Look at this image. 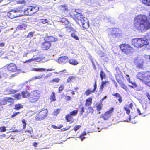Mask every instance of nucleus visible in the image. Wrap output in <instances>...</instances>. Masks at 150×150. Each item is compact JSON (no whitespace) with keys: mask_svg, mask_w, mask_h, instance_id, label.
<instances>
[{"mask_svg":"<svg viewBox=\"0 0 150 150\" xmlns=\"http://www.w3.org/2000/svg\"><path fill=\"white\" fill-rule=\"evenodd\" d=\"M80 125H76V126L74 128V130L75 131H77L80 127Z\"/></svg>","mask_w":150,"mask_h":150,"instance_id":"nucleus-56","label":"nucleus"},{"mask_svg":"<svg viewBox=\"0 0 150 150\" xmlns=\"http://www.w3.org/2000/svg\"><path fill=\"white\" fill-rule=\"evenodd\" d=\"M48 20L47 19H41L40 20L39 23L41 24H45L48 23Z\"/></svg>","mask_w":150,"mask_h":150,"instance_id":"nucleus-34","label":"nucleus"},{"mask_svg":"<svg viewBox=\"0 0 150 150\" xmlns=\"http://www.w3.org/2000/svg\"><path fill=\"white\" fill-rule=\"evenodd\" d=\"M124 109L126 111V113L128 115H129L130 113V110L127 106H126L124 108Z\"/></svg>","mask_w":150,"mask_h":150,"instance_id":"nucleus-41","label":"nucleus"},{"mask_svg":"<svg viewBox=\"0 0 150 150\" xmlns=\"http://www.w3.org/2000/svg\"><path fill=\"white\" fill-rule=\"evenodd\" d=\"M39 10V7L36 5L29 6L24 9V15L31 16L37 12Z\"/></svg>","mask_w":150,"mask_h":150,"instance_id":"nucleus-5","label":"nucleus"},{"mask_svg":"<svg viewBox=\"0 0 150 150\" xmlns=\"http://www.w3.org/2000/svg\"><path fill=\"white\" fill-rule=\"evenodd\" d=\"M4 100L6 101V102H8L9 103H11L13 101L14 99L11 97H7Z\"/></svg>","mask_w":150,"mask_h":150,"instance_id":"nucleus-42","label":"nucleus"},{"mask_svg":"<svg viewBox=\"0 0 150 150\" xmlns=\"http://www.w3.org/2000/svg\"><path fill=\"white\" fill-rule=\"evenodd\" d=\"M35 33V32H29L28 35L27 36V38H30L33 36V34Z\"/></svg>","mask_w":150,"mask_h":150,"instance_id":"nucleus-50","label":"nucleus"},{"mask_svg":"<svg viewBox=\"0 0 150 150\" xmlns=\"http://www.w3.org/2000/svg\"><path fill=\"white\" fill-rule=\"evenodd\" d=\"M67 31L68 32H74L75 30L71 25H68L65 27Z\"/></svg>","mask_w":150,"mask_h":150,"instance_id":"nucleus-31","label":"nucleus"},{"mask_svg":"<svg viewBox=\"0 0 150 150\" xmlns=\"http://www.w3.org/2000/svg\"><path fill=\"white\" fill-rule=\"evenodd\" d=\"M6 101L4 100H0V105H5L6 104Z\"/></svg>","mask_w":150,"mask_h":150,"instance_id":"nucleus-52","label":"nucleus"},{"mask_svg":"<svg viewBox=\"0 0 150 150\" xmlns=\"http://www.w3.org/2000/svg\"><path fill=\"white\" fill-rule=\"evenodd\" d=\"M27 22L21 23L18 25L16 27V30L18 31L24 30H26L27 27Z\"/></svg>","mask_w":150,"mask_h":150,"instance_id":"nucleus-17","label":"nucleus"},{"mask_svg":"<svg viewBox=\"0 0 150 150\" xmlns=\"http://www.w3.org/2000/svg\"><path fill=\"white\" fill-rule=\"evenodd\" d=\"M71 98L70 96H66L65 97V99L67 101H69L70 100Z\"/></svg>","mask_w":150,"mask_h":150,"instance_id":"nucleus-57","label":"nucleus"},{"mask_svg":"<svg viewBox=\"0 0 150 150\" xmlns=\"http://www.w3.org/2000/svg\"><path fill=\"white\" fill-rule=\"evenodd\" d=\"M22 122L23 125V129H25L26 128V120L25 119H23L22 120Z\"/></svg>","mask_w":150,"mask_h":150,"instance_id":"nucleus-44","label":"nucleus"},{"mask_svg":"<svg viewBox=\"0 0 150 150\" xmlns=\"http://www.w3.org/2000/svg\"><path fill=\"white\" fill-rule=\"evenodd\" d=\"M52 75V74L51 73H50L47 74L46 76H45V78H48L50 77Z\"/></svg>","mask_w":150,"mask_h":150,"instance_id":"nucleus-58","label":"nucleus"},{"mask_svg":"<svg viewBox=\"0 0 150 150\" xmlns=\"http://www.w3.org/2000/svg\"><path fill=\"white\" fill-rule=\"evenodd\" d=\"M84 112V108L83 107H81V109L80 111V114L81 115Z\"/></svg>","mask_w":150,"mask_h":150,"instance_id":"nucleus-59","label":"nucleus"},{"mask_svg":"<svg viewBox=\"0 0 150 150\" xmlns=\"http://www.w3.org/2000/svg\"><path fill=\"white\" fill-rule=\"evenodd\" d=\"M44 40L41 45L42 49L44 50L49 49L51 46V42L57 41V39L52 36H47L45 37Z\"/></svg>","mask_w":150,"mask_h":150,"instance_id":"nucleus-3","label":"nucleus"},{"mask_svg":"<svg viewBox=\"0 0 150 150\" xmlns=\"http://www.w3.org/2000/svg\"><path fill=\"white\" fill-rule=\"evenodd\" d=\"M51 127L55 129H58L57 126L55 125H52Z\"/></svg>","mask_w":150,"mask_h":150,"instance_id":"nucleus-64","label":"nucleus"},{"mask_svg":"<svg viewBox=\"0 0 150 150\" xmlns=\"http://www.w3.org/2000/svg\"><path fill=\"white\" fill-rule=\"evenodd\" d=\"M110 35L114 37H117L120 35V30L117 28H111Z\"/></svg>","mask_w":150,"mask_h":150,"instance_id":"nucleus-13","label":"nucleus"},{"mask_svg":"<svg viewBox=\"0 0 150 150\" xmlns=\"http://www.w3.org/2000/svg\"><path fill=\"white\" fill-rule=\"evenodd\" d=\"M129 83H130L132 85H129V86L131 88H136L137 87V85L135 82H132L131 81Z\"/></svg>","mask_w":150,"mask_h":150,"instance_id":"nucleus-39","label":"nucleus"},{"mask_svg":"<svg viewBox=\"0 0 150 150\" xmlns=\"http://www.w3.org/2000/svg\"><path fill=\"white\" fill-rule=\"evenodd\" d=\"M17 91H17V90H13V89L8 90V94H14V93H16Z\"/></svg>","mask_w":150,"mask_h":150,"instance_id":"nucleus-45","label":"nucleus"},{"mask_svg":"<svg viewBox=\"0 0 150 150\" xmlns=\"http://www.w3.org/2000/svg\"><path fill=\"white\" fill-rule=\"evenodd\" d=\"M24 6H20L19 7H18L16 9V10L17 12V13L18 12H23V13L24 14Z\"/></svg>","mask_w":150,"mask_h":150,"instance_id":"nucleus-28","label":"nucleus"},{"mask_svg":"<svg viewBox=\"0 0 150 150\" xmlns=\"http://www.w3.org/2000/svg\"><path fill=\"white\" fill-rule=\"evenodd\" d=\"M137 78L144 82L147 86L150 87V71L138 72Z\"/></svg>","mask_w":150,"mask_h":150,"instance_id":"nucleus-2","label":"nucleus"},{"mask_svg":"<svg viewBox=\"0 0 150 150\" xmlns=\"http://www.w3.org/2000/svg\"><path fill=\"white\" fill-rule=\"evenodd\" d=\"M23 108V106L21 104L18 103L15 105L14 109L16 110H19Z\"/></svg>","mask_w":150,"mask_h":150,"instance_id":"nucleus-26","label":"nucleus"},{"mask_svg":"<svg viewBox=\"0 0 150 150\" xmlns=\"http://www.w3.org/2000/svg\"><path fill=\"white\" fill-rule=\"evenodd\" d=\"M60 81V79L59 78L57 77L53 79L52 80L50 81V82L51 83H54V82L58 83Z\"/></svg>","mask_w":150,"mask_h":150,"instance_id":"nucleus-35","label":"nucleus"},{"mask_svg":"<svg viewBox=\"0 0 150 150\" xmlns=\"http://www.w3.org/2000/svg\"><path fill=\"white\" fill-rule=\"evenodd\" d=\"M79 137L81 139V141H83V140L84 139V132L82 133L80 135Z\"/></svg>","mask_w":150,"mask_h":150,"instance_id":"nucleus-55","label":"nucleus"},{"mask_svg":"<svg viewBox=\"0 0 150 150\" xmlns=\"http://www.w3.org/2000/svg\"><path fill=\"white\" fill-rule=\"evenodd\" d=\"M50 99L51 102L55 101L56 100L55 93L54 92H52L50 97Z\"/></svg>","mask_w":150,"mask_h":150,"instance_id":"nucleus-30","label":"nucleus"},{"mask_svg":"<svg viewBox=\"0 0 150 150\" xmlns=\"http://www.w3.org/2000/svg\"><path fill=\"white\" fill-rule=\"evenodd\" d=\"M25 0H17L16 3L17 4H24L25 3Z\"/></svg>","mask_w":150,"mask_h":150,"instance_id":"nucleus-47","label":"nucleus"},{"mask_svg":"<svg viewBox=\"0 0 150 150\" xmlns=\"http://www.w3.org/2000/svg\"><path fill=\"white\" fill-rule=\"evenodd\" d=\"M92 99L91 97H89L85 101V105L86 106L90 107L92 103Z\"/></svg>","mask_w":150,"mask_h":150,"instance_id":"nucleus-24","label":"nucleus"},{"mask_svg":"<svg viewBox=\"0 0 150 150\" xmlns=\"http://www.w3.org/2000/svg\"><path fill=\"white\" fill-rule=\"evenodd\" d=\"M7 16L11 18H14L16 17L22 16L23 15H18L16 10L10 11L7 13Z\"/></svg>","mask_w":150,"mask_h":150,"instance_id":"nucleus-14","label":"nucleus"},{"mask_svg":"<svg viewBox=\"0 0 150 150\" xmlns=\"http://www.w3.org/2000/svg\"><path fill=\"white\" fill-rule=\"evenodd\" d=\"M76 16L77 19L81 21V23L83 27H84L83 25L84 24V18L83 17V16L80 14H78Z\"/></svg>","mask_w":150,"mask_h":150,"instance_id":"nucleus-23","label":"nucleus"},{"mask_svg":"<svg viewBox=\"0 0 150 150\" xmlns=\"http://www.w3.org/2000/svg\"><path fill=\"white\" fill-rule=\"evenodd\" d=\"M97 88V83L96 81L95 80V83L94 84V88L92 90H91L90 89H87L85 92V94L86 96H88L91 94L92 93L95 92V90Z\"/></svg>","mask_w":150,"mask_h":150,"instance_id":"nucleus-16","label":"nucleus"},{"mask_svg":"<svg viewBox=\"0 0 150 150\" xmlns=\"http://www.w3.org/2000/svg\"><path fill=\"white\" fill-rule=\"evenodd\" d=\"M78 112V110H75L70 112L71 115L73 116H75L77 115Z\"/></svg>","mask_w":150,"mask_h":150,"instance_id":"nucleus-36","label":"nucleus"},{"mask_svg":"<svg viewBox=\"0 0 150 150\" xmlns=\"http://www.w3.org/2000/svg\"><path fill=\"white\" fill-rule=\"evenodd\" d=\"M134 62L137 67L141 69L144 68V62L142 59L139 58H135L134 59Z\"/></svg>","mask_w":150,"mask_h":150,"instance_id":"nucleus-11","label":"nucleus"},{"mask_svg":"<svg viewBox=\"0 0 150 150\" xmlns=\"http://www.w3.org/2000/svg\"><path fill=\"white\" fill-rule=\"evenodd\" d=\"M20 113V112H14L13 113V114L11 116V117L12 118H14L17 115H18Z\"/></svg>","mask_w":150,"mask_h":150,"instance_id":"nucleus-53","label":"nucleus"},{"mask_svg":"<svg viewBox=\"0 0 150 150\" xmlns=\"http://www.w3.org/2000/svg\"><path fill=\"white\" fill-rule=\"evenodd\" d=\"M69 63L71 64L75 65L78 64V62L76 60L73 59H69L68 61Z\"/></svg>","mask_w":150,"mask_h":150,"instance_id":"nucleus-27","label":"nucleus"},{"mask_svg":"<svg viewBox=\"0 0 150 150\" xmlns=\"http://www.w3.org/2000/svg\"><path fill=\"white\" fill-rule=\"evenodd\" d=\"M149 18L145 15H138L134 18V26L138 30L144 31L150 28V12Z\"/></svg>","mask_w":150,"mask_h":150,"instance_id":"nucleus-1","label":"nucleus"},{"mask_svg":"<svg viewBox=\"0 0 150 150\" xmlns=\"http://www.w3.org/2000/svg\"><path fill=\"white\" fill-rule=\"evenodd\" d=\"M107 96H104L103 97V98H102L100 100V103H102V102L105 99H106L107 98Z\"/></svg>","mask_w":150,"mask_h":150,"instance_id":"nucleus-60","label":"nucleus"},{"mask_svg":"<svg viewBox=\"0 0 150 150\" xmlns=\"http://www.w3.org/2000/svg\"><path fill=\"white\" fill-rule=\"evenodd\" d=\"M106 84H109L110 83L109 81H102L101 82V85L100 86V91H102L105 86H106Z\"/></svg>","mask_w":150,"mask_h":150,"instance_id":"nucleus-25","label":"nucleus"},{"mask_svg":"<svg viewBox=\"0 0 150 150\" xmlns=\"http://www.w3.org/2000/svg\"><path fill=\"white\" fill-rule=\"evenodd\" d=\"M48 110L47 109L42 110L36 115L35 119L37 121H40L45 119L47 116Z\"/></svg>","mask_w":150,"mask_h":150,"instance_id":"nucleus-7","label":"nucleus"},{"mask_svg":"<svg viewBox=\"0 0 150 150\" xmlns=\"http://www.w3.org/2000/svg\"><path fill=\"white\" fill-rule=\"evenodd\" d=\"M88 108L86 110V113L87 114L90 113H93V109L91 107H88Z\"/></svg>","mask_w":150,"mask_h":150,"instance_id":"nucleus-33","label":"nucleus"},{"mask_svg":"<svg viewBox=\"0 0 150 150\" xmlns=\"http://www.w3.org/2000/svg\"><path fill=\"white\" fill-rule=\"evenodd\" d=\"M116 70L117 73V74H116V77L118 82L119 83L120 85L122 88L125 90L127 91H129V90L128 88L122 82L118 80V79H119V78H122L123 75L122 73L120 71H118L119 70L118 68H116Z\"/></svg>","mask_w":150,"mask_h":150,"instance_id":"nucleus-8","label":"nucleus"},{"mask_svg":"<svg viewBox=\"0 0 150 150\" xmlns=\"http://www.w3.org/2000/svg\"><path fill=\"white\" fill-rule=\"evenodd\" d=\"M100 76L101 81H102L103 79H105L106 77L105 73L102 70L100 72Z\"/></svg>","mask_w":150,"mask_h":150,"instance_id":"nucleus-32","label":"nucleus"},{"mask_svg":"<svg viewBox=\"0 0 150 150\" xmlns=\"http://www.w3.org/2000/svg\"><path fill=\"white\" fill-rule=\"evenodd\" d=\"M6 67L8 71L11 72H15L18 70L16 66L13 63L8 64L6 66Z\"/></svg>","mask_w":150,"mask_h":150,"instance_id":"nucleus-12","label":"nucleus"},{"mask_svg":"<svg viewBox=\"0 0 150 150\" xmlns=\"http://www.w3.org/2000/svg\"><path fill=\"white\" fill-rule=\"evenodd\" d=\"M64 86L63 85H61L59 87L58 89V91L59 93L61 92V91L64 89Z\"/></svg>","mask_w":150,"mask_h":150,"instance_id":"nucleus-51","label":"nucleus"},{"mask_svg":"<svg viewBox=\"0 0 150 150\" xmlns=\"http://www.w3.org/2000/svg\"><path fill=\"white\" fill-rule=\"evenodd\" d=\"M59 8L62 11H65L67 10V7L65 5H61L59 6Z\"/></svg>","mask_w":150,"mask_h":150,"instance_id":"nucleus-43","label":"nucleus"},{"mask_svg":"<svg viewBox=\"0 0 150 150\" xmlns=\"http://www.w3.org/2000/svg\"><path fill=\"white\" fill-rule=\"evenodd\" d=\"M73 117L69 113L66 116L65 119L67 122L71 123L74 121V120L73 118Z\"/></svg>","mask_w":150,"mask_h":150,"instance_id":"nucleus-19","label":"nucleus"},{"mask_svg":"<svg viewBox=\"0 0 150 150\" xmlns=\"http://www.w3.org/2000/svg\"><path fill=\"white\" fill-rule=\"evenodd\" d=\"M65 21H66V19L65 18H62L60 21L62 22H64Z\"/></svg>","mask_w":150,"mask_h":150,"instance_id":"nucleus-63","label":"nucleus"},{"mask_svg":"<svg viewBox=\"0 0 150 150\" xmlns=\"http://www.w3.org/2000/svg\"><path fill=\"white\" fill-rule=\"evenodd\" d=\"M112 95L114 96V98H118V100L120 103H121L122 102L123 100L122 98L120 95L119 93H115L113 94Z\"/></svg>","mask_w":150,"mask_h":150,"instance_id":"nucleus-21","label":"nucleus"},{"mask_svg":"<svg viewBox=\"0 0 150 150\" xmlns=\"http://www.w3.org/2000/svg\"><path fill=\"white\" fill-rule=\"evenodd\" d=\"M142 3L146 5L150 6V0H141Z\"/></svg>","mask_w":150,"mask_h":150,"instance_id":"nucleus-38","label":"nucleus"},{"mask_svg":"<svg viewBox=\"0 0 150 150\" xmlns=\"http://www.w3.org/2000/svg\"><path fill=\"white\" fill-rule=\"evenodd\" d=\"M76 32V31L75 30L73 32V33L71 34V36L73 38L75 39L76 40H79V38L78 36L75 33Z\"/></svg>","mask_w":150,"mask_h":150,"instance_id":"nucleus-37","label":"nucleus"},{"mask_svg":"<svg viewBox=\"0 0 150 150\" xmlns=\"http://www.w3.org/2000/svg\"><path fill=\"white\" fill-rule=\"evenodd\" d=\"M114 108L111 107L109 110L107 111L104 114H102L100 118H102L104 120H107L111 117L114 112Z\"/></svg>","mask_w":150,"mask_h":150,"instance_id":"nucleus-9","label":"nucleus"},{"mask_svg":"<svg viewBox=\"0 0 150 150\" xmlns=\"http://www.w3.org/2000/svg\"><path fill=\"white\" fill-rule=\"evenodd\" d=\"M43 75L42 74H40L39 75L35 76L33 78V80H36L37 79H40L43 77Z\"/></svg>","mask_w":150,"mask_h":150,"instance_id":"nucleus-40","label":"nucleus"},{"mask_svg":"<svg viewBox=\"0 0 150 150\" xmlns=\"http://www.w3.org/2000/svg\"><path fill=\"white\" fill-rule=\"evenodd\" d=\"M14 97L17 100H19L21 98V95L20 93H17L15 94L14 96Z\"/></svg>","mask_w":150,"mask_h":150,"instance_id":"nucleus-46","label":"nucleus"},{"mask_svg":"<svg viewBox=\"0 0 150 150\" xmlns=\"http://www.w3.org/2000/svg\"><path fill=\"white\" fill-rule=\"evenodd\" d=\"M76 77L73 76H69L67 80V82L68 83H71L76 79Z\"/></svg>","mask_w":150,"mask_h":150,"instance_id":"nucleus-29","label":"nucleus"},{"mask_svg":"<svg viewBox=\"0 0 150 150\" xmlns=\"http://www.w3.org/2000/svg\"><path fill=\"white\" fill-rule=\"evenodd\" d=\"M133 105L132 103H131L129 105V106L128 107L129 108L132 109Z\"/></svg>","mask_w":150,"mask_h":150,"instance_id":"nucleus-61","label":"nucleus"},{"mask_svg":"<svg viewBox=\"0 0 150 150\" xmlns=\"http://www.w3.org/2000/svg\"><path fill=\"white\" fill-rule=\"evenodd\" d=\"M7 76V75L6 74H3L0 71V79L1 78L2 76H4V77L6 78Z\"/></svg>","mask_w":150,"mask_h":150,"instance_id":"nucleus-54","label":"nucleus"},{"mask_svg":"<svg viewBox=\"0 0 150 150\" xmlns=\"http://www.w3.org/2000/svg\"><path fill=\"white\" fill-rule=\"evenodd\" d=\"M60 111V109H57L54 110L53 113L54 115H57L59 114Z\"/></svg>","mask_w":150,"mask_h":150,"instance_id":"nucleus-49","label":"nucleus"},{"mask_svg":"<svg viewBox=\"0 0 150 150\" xmlns=\"http://www.w3.org/2000/svg\"><path fill=\"white\" fill-rule=\"evenodd\" d=\"M6 131V127L3 126L0 127V132H4Z\"/></svg>","mask_w":150,"mask_h":150,"instance_id":"nucleus-48","label":"nucleus"},{"mask_svg":"<svg viewBox=\"0 0 150 150\" xmlns=\"http://www.w3.org/2000/svg\"><path fill=\"white\" fill-rule=\"evenodd\" d=\"M21 94L23 98H28L30 96V93L27 91L25 90L22 91Z\"/></svg>","mask_w":150,"mask_h":150,"instance_id":"nucleus-22","label":"nucleus"},{"mask_svg":"<svg viewBox=\"0 0 150 150\" xmlns=\"http://www.w3.org/2000/svg\"><path fill=\"white\" fill-rule=\"evenodd\" d=\"M55 70V69L52 68H49L47 69L46 68H33L32 69V71H33L40 72H44L46 71H52Z\"/></svg>","mask_w":150,"mask_h":150,"instance_id":"nucleus-15","label":"nucleus"},{"mask_svg":"<svg viewBox=\"0 0 150 150\" xmlns=\"http://www.w3.org/2000/svg\"><path fill=\"white\" fill-rule=\"evenodd\" d=\"M25 133H29L30 134H31L32 131L29 130H26L25 131Z\"/></svg>","mask_w":150,"mask_h":150,"instance_id":"nucleus-62","label":"nucleus"},{"mask_svg":"<svg viewBox=\"0 0 150 150\" xmlns=\"http://www.w3.org/2000/svg\"><path fill=\"white\" fill-rule=\"evenodd\" d=\"M119 47L120 50L127 55L132 54L134 50V48L128 44H121L119 45Z\"/></svg>","mask_w":150,"mask_h":150,"instance_id":"nucleus-6","label":"nucleus"},{"mask_svg":"<svg viewBox=\"0 0 150 150\" xmlns=\"http://www.w3.org/2000/svg\"><path fill=\"white\" fill-rule=\"evenodd\" d=\"M68 61V58L66 56L60 57L58 59V62L59 64L67 62Z\"/></svg>","mask_w":150,"mask_h":150,"instance_id":"nucleus-18","label":"nucleus"},{"mask_svg":"<svg viewBox=\"0 0 150 150\" xmlns=\"http://www.w3.org/2000/svg\"><path fill=\"white\" fill-rule=\"evenodd\" d=\"M39 98V94L36 91H34L32 93L28 100L30 103H35L38 101Z\"/></svg>","mask_w":150,"mask_h":150,"instance_id":"nucleus-10","label":"nucleus"},{"mask_svg":"<svg viewBox=\"0 0 150 150\" xmlns=\"http://www.w3.org/2000/svg\"><path fill=\"white\" fill-rule=\"evenodd\" d=\"M96 110L99 112L98 113L99 114H100L101 112L100 111L102 109L103 106V104L101 103H97L96 105Z\"/></svg>","mask_w":150,"mask_h":150,"instance_id":"nucleus-20","label":"nucleus"},{"mask_svg":"<svg viewBox=\"0 0 150 150\" xmlns=\"http://www.w3.org/2000/svg\"><path fill=\"white\" fill-rule=\"evenodd\" d=\"M132 45L138 48L148 44L147 41L143 38H135L132 39Z\"/></svg>","mask_w":150,"mask_h":150,"instance_id":"nucleus-4","label":"nucleus"}]
</instances>
